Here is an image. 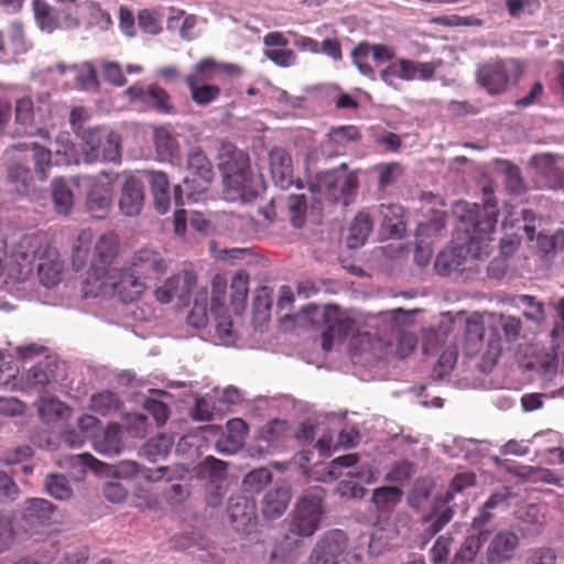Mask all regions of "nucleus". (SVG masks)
I'll use <instances>...</instances> for the list:
<instances>
[{
  "instance_id": "55",
  "label": "nucleus",
  "mask_w": 564,
  "mask_h": 564,
  "mask_svg": "<svg viewBox=\"0 0 564 564\" xmlns=\"http://www.w3.org/2000/svg\"><path fill=\"white\" fill-rule=\"evenodd\" d=\"M415 465L409 460L397 462L386 476V480L404 485L415 474Z\"/></svg>"
},
{
  "instance_id": "23",
  "label": "nucleus",
  "mask_w": 564,
  "mask_h": 564,
  "mask_svg": "<svg viewBox=\"0 0 564 564\" xmlns=\"http://www.w3.org/2000/svg\"><path fill=\"white\" fill-rule=\"evenodd\" d=\"M144 203L142 183L130 175L124 180L119 198V208L126 216L132 217L140 214Z\"/></svg>"
},
{
  "instance_id": "45",
  "label": "nucleus",
  "mask_w": 564,
  "mask_h": 564,
  "mask_svg": "<svg viewBox=\"0 0 564 564\" xmlns=\"http://www.w3.org/2000/svg\"><path fill=\"white\" fill-rule=\"evenodd\" d=\"M199 474L208 478V482L226 484L227 465L220 459L207 456L199 466Z\"/></svg>"
},
{
  "instance_id": "39",
  "label": "nucleus",
  "mask_w": 564,
  "mask_h": 564,
  "mask_svg": "<svg viewBox=\"0 0 564 564\" xmlns=\"http://www.w3.org/2000/svg\"><path fill=\"white\" fill-rule=\"evenodd\" d=\"M52 196L56 213L68 215L74 205V194L64 178L53 180Z\"/></svg>"
},
{
  "instance_id": "38",
  "label": "nucleus",
  "mask_w": 564,
  "mask_h": 564,
  "mask_svg": "<svg viewBox=\"0 0 564 564\" xmlns=\"http://www.w3.org/2000/svg\"><path fill=\"white\" fill-rule=\"evenodd\" d=\"M55 376L50 369V365L39 364L32 367L26 375V384L30 390L37 393H43L48 390V387L55 381Z\"/></svg>"
},
{
  "instance_id": "17",
  "label": "nucleus",
  "mask_w": 564,
  "mask_h": 564,
  "mask_svg": "<svg viewBox=\"0 0 564 564\" xmlns=\"http://www.w3.org/2000/svg\"><path fill=\"white\" fill-rule=\"evenodd\" d=\"M256 501L246 495L231 496L227 506V513L232 527L237 531H247L257 519Z\"/></svg>"
},
{
  "instance_id": "57",
  "label": "nucleus",
  "mask_w": 564,
  "mask_h": 564,
  "mask_svg": "<svg viewBox=\"0 0 564 564\" xmlns=\"http://www.w3.org/2000/svg\"><path fill=\"white\" fill-rule=\"evenodd\" d=\"M498 326L503 332L508 341H516L522 330V321L520 317L500 314L498 318Z\"/></svg>"
},
{
  "instance_id": "16",
  "label": "nucleus",
  "mask_w": 564,
  "mask_h": 564,
  "mask_svg": "<svg viewBox=\"0 0 564 564\" xmlns=\"http://www.w3.org/2000/svg\"><path fill=\"white\" fill-rule=\"evenodd\" d=\"M127 93L133 101H139L156 112L173 115L176 111L171 95L158 85H149L147 88L130 87Z\"/></svg>"
},
{
  "instance_id": "33",
  "label": "nucleus",
  "mask_w": 564,
  "mask_h": 564,
  "mask_svg": "<svg viewBox=\"0 0 564 564\" xmlns=\"http://www.w3.org/2000/svg\"><path fill=\"white\" fill-rule=\"evenodd\" d=\"M185 83L191 93L192 100L198 106L212 104L219 98L221 93L219 86L197 82L196 77H185Z\"/></svg>"
},
{
  "instance_id": "7",
  "label": "nucleus",
  "mask_w": 564,
  "mask_h": 564,
  "mask_svg": "<svg viewBox=\"0 0 564 564\" xmlns=\"http://www.w3.org/2000/svg\"><path fill=\"white\" fill-rule=\"evenodd\" d=\"M83 153L87 163L121 160V140L118 133L100 128L83 131Z\"/></svg>"
},
{
  "instance_id": "9",
  "label": "nucleus",
  "mask_w": 564,
  "mask_h": 564,
  "mask_svg": "<svg viewBox=\"0 0 564 564\" xmlns=\"http://www.w3.org/2000/svg\"><path fill=\"white\" fill-rule=\"evenodd\" d=\"M345 163L340 165V170L326 171L318 173L316 182L311 184L312 192H317L325 196L332 204L343 199L344 204H348V197L358 188V177L356 174L346 171Z\"/></svg>"
},
{
  "instance_id": "56",
  "label": "nucleus",
  "mask_w": 564,
  "mask_h": 564,
  "mask_svg": "<svg viewBox=\"0 0 564 564\" xmlns=\"http://www.w3.org/2000/svg\"><path fill=\"white\" fill-rule=\"evenodd\" d=\"M462 265V259L454 251L440 252L435 260V270L440 275L447 276L454 271H458Z\"/></svg>"
},
{
  "instance_id": "32",
  "label": "nucleus",
  "mask_w": 564,
  "mask_h": 564,
  "mask_svg": "<svg viewBox=\"0 0 564 564\" xmlns=\"http://www.w3.org/2000/svg\"><path fill=\"white\" fill-rule=\"evenodd\" d=\"M33 7L36 22L42 30L52 32L66 23L67 14L52 8L48 2H33Z\"/></svg>"
},
{
  "instance_id": "15",
  "label": "nucleus",
  "mask_w": 564,
  "mask_h": 564,
  "mask_svg": "<svg viewBox=\"0 0 564 564\" xmlns=\"http://www.w3.org/2000/svg\"><path fill=\"white\" fill-rule=\"evenodd\" d=\"M360 139L361 134L355 126L333 128L319 144L321 154L327 159L345 155L348 145Z\"/></svg>"
},
{
  "instance_id": "2",
  "label": "nucleus",
  "mask_w": 564,
  "mask_h": 564,
  "mask_svg": "<svg viewBox=\"0 0 564 564\" xmlns=\"http://www.w3.org/2000/svg\"><path fill=\"white\" fill-rule=\"evenodd\" d=\"M525 73V64L518 58H491L476 70V82L490 96H500L516 86Z\"/></svg>"
},
{
  "instance_id": "60",
  "label": "nucleus",
  "mask_w": 564,
  "mask_h": 564,
  "mask_svg": "<svg viewBox=\"0 0 564 564\" xmlns=\"http://www.w3.org/2000/svg\"><path fill=\"white\" fill-rule=\"evenodd\" d=\"M453 538L449 535H441L430 550L432 564H447L449 549Z\"/></svg>"
},
{
  "instance_id": "19",
  "label": "nucleus",
  "mask_w": 564,
  "mask_h": 564,
  "mask_svg": "<svg viewBox=\"0 0 564 564\" xmlns=\"http://www.w3.org/2000/svg\"><path fill=\"white\" fill-rule=\"evenodd\" d=\"M55 511V506L43 498H29L24 502L22 510V521L24 522V532H30L39 525L47 524Z\"/></svg>"
},
{
  "instance_id": "31",
  "label": "nucleus",
  "mask_w": 564,
  "mask_h": 564,
  "mask_svg": "<svg viewBox=\"0 0 564 564\" xmlns=\"http://www.w3.org/2000/svg\"><path fill=\"white\" fill-rule=\"evenodd\" d=\"M376 213L381 218L382 228L390 236H400L401 232L404 230V212L402 206L398 204H382L376 209Z\"/></svg>"
},
{
  "instance_id": "11",
  "label": "nucleus",
  "mask_w": 564,
  "mask_h": 564,
  "mask_svg": "<svg viewBox=\"0 0 564 564\" xmlns=\"http://www.w3.org/2000/svg\"><path fill=\"white\" fill-rule=\"evenodd\" d=\"M351 554L347 534L338 529L330 530L315 543L308 555L307 564H333Z\"/></svg>"
},
{
  "instance_id": "6",
  "label": "nucleus",
  "mask_w": 564,
  "mask_h": 564,
  "mask_svg": "<svg viewBox=\"0 0 564 564\" xmlns=\"http://www.w3.org/2000/svg\"><path fill=\"white\" fill-rule=\"evenodd\" d=\"M214 172L212 163L200 148H192L187 155V175L184 178V185L174 187V200L177 206L186 202L196 203L207 193L213 182Z\"/></svg>"
},
{
  "instance_id": "4",
  "label": "nucleus",
  "mask_w": 564,
  "mask_h": 564,
  "mask_svg": "<svg viewBox=\"0 0 564 564\" xmlns=\"http://www.w3.org/2000/svg\"><path fill=\"white\" fill-rule=\"evenodd\" d=\"M325 489L314 486L306 489L290 514L288 533L303 540L318 530L323 519Z\"/></svg>"
},
{
  "instance_id": "59",
  "label": "nucleus",
  "mask_w": 564,
  "mask_h": 564,
  "mask_svg": "<svg viewBox=\"0 0 564 564\" xmlns=\"http://www.w3.org/2000/svg\"><path fill=\"white\" fill-rule=\"evenodd\" d=\"M8 176L11 182L18 185V191L25 192L33 178V172L23 164H13L9 169Z\"/></svg>"
},
{
  "instance_id": "18",
  "label": "nucleus",
  "mask_w": 564,
  "mask_h": 564,
  "mask_svg": "<svg viewBox=\"0 0 564 564\" xmlns=\"http://www.w3.org/2000/svg\"><path fill=\"white\" fill-rule=\"evenodd\" d=\"M129 267L144 280L165 273L167 263L160 252L144 248L133 253Z\"/></svg>"
},
{
  "instance_id": "20",
  "label": "nucleus",
  "mask_w": 564,
  "mask_h": 564,
  "mask_svg": "<svg viewBox=\"0 0 564 564\" xmlns=\"http://www.w3.org/2000/svg\"><path fill=\"white\" fill-rule=\"evenodd\" d=\"M291 488L288 484H276L265 492L261 502L264 519L275 520L284 514L291 501Z\"/></svg>"
},
{
  "instance_id": "22",
  "label": "nucleus",
  "mask_w": 564,
  "mask_h": 564,
  "mask_svg": "<svg viewBox=\"0 0 564 564\" xmlns=\"http://www.w3.org/2000/svg\"><path fill=\"white\" fill-rule=\"evenodd\" d=\"M270 171L276 185L288 188L294 183L293 161L290 153L282 148H274L269 153Z\"/></svg>"
},
{
  "instance_id": "24",
  "label": "nucleus",
  "mask_w": 564,
  "mask_h": 564,
  "mask_svg": "<svg viewBox=\"0 0 564 564\" xmlns=\"http://www.w3.org/2000/svg\"><path fill=\"white\" fill-rule=\"evenodd\" d=\"M62 271L63 263L59 260L58 251L46 245L37 263L40 282L46 288L54 286L61 281Z\"/></svg>"
},
{
  "instance_id": "28",
  "label": "nucleus",
  "mask_w": 564,
  "mask_h": 564,
  "mask_svg": "<svg viewBox=\"0 0 564 564\" xmlns=\"http://www.w3.org/2000/svg\"><path fill=\"white\" fill-rule=\"evenodd\" d=\"M167 468L159 467L156 469L140 467L133 460H122L115 467V476L119 478L140 477L147 482H156L163 479Z\"/></svg>"
},
{
  "instance_id": "52",
  "label": "nucleus",
  "mask_w": 564,
  "mask_h": 564,
  "mask_svg": "<svg viewBox=\"0 0 564 564\" xmlns=\"http://www.w3.org/2000/svg\"><path fill=\"white\" fill-rule=\"evenodd\" d=\"M249 274L246 271H238L231 279V302L237 305H243L248 296Z\"/></svg>"
},
{
  "instance_id": "49",
  "label": "nucleus",
  "mask_w": 564,
  "mask_h": 564,
  "mask_svg": "<svg viewBox=\"0 0 564 564\" xmlns=\"http://www.w3.org/2000/svg\"><path fill=\"white\" fill-rule=\"evenodd\" d=\"M45 490L57 500H67L73 495V489L63 475H48L45 479Z\"/></svg>"
},
{
  "instance_id": "48",
  "label": "nucleus",
  "mask_w": 564,
  "mask_h": 564,
  "mask_svg": "<svg viewBox=\"0 0 564 564\" xmlns=\"http://www.w3.org/2000/svg\"><path fill=\"white\" fill-rule=\"evenodd\" d=\"M272 480V473L267 467H261L248 473L243 480V489L251 494L260 492Z\"/></svg>"
},
{
  "instance_id": "46",
  "label": "nucleus",
  "mask_w": 564,
  "mask_h": 564,
  "mask_svg": "<svg viewBox=\"0 0 564 564\" xmlns=\"http://www.w3.org/2000/svg\"><path fill=\"white\" fill-rule=\"evenodd\" d=\"M501 172L503 174V184L509 193L520 195L525 191L521 171L517 165L509 161H503L501 163Z\"/></svg>"
},
{
  "instance_id": "21",
  "label": "nucleus",
  "mask_w": 564,
  "mask_h": 564,
  "mask_svg": "<svg viewBox=\"0 0 564 564\" xmlns=\"http://www.w3.org/2000/svg\"><path fill=\"white\" fill-rule=\"evenodd\" d=\"M220 75L236 77L241 75V68L236 64L219 63L212 57H205L194 65V72L186 77H196L197 82L207 83Z\"/></svg>"
},
{
  "instance_id": "1",
  "label": "nucleus",
  "mask_w": 564,
  "mask_h": 564,
  "mask_svg": "<svg viewBox=\"0 0 564 564\" xmlns=\"http://www.w3.org/2000/svg\"><path fill=\"white\" fill-rule=\"evenodd\" d=\"M484 196L482 206L464 204V213L459 217L462 227L468 236L467 251L477 259L489 254V242L492 240L499 214L494 192L485 187Z\"/></svg>"
},
{
  "instance_id": "3",
  "label": "nucleus",
  "mask_w": 564,
  "mask_h": 564,
  "mask_svg": "<svg viewBox=\"0 0 564 564\" xmlns=\"http://www.w3.org/2000/svg\"><path fill=\"white\" fill-rule=\"evenodd\" d=\"M218 167L225 186L227 200L243 198L249 183V156L232 143L221 144L218 152Z\"/></svg>"
},
{
  "instance_id": "41",
  "label": "nucleus",
  "mask_w": 564,
  "mask_h": 564,
  "mask_svg": "<svg viewBox=\"0 0 564 564\" xmlns=\"http://www.w3.org/2000/svg\"><path fill=\"white\" fill-rule=\"evenodd\" d=\"M167 395L169 393L164 391L155 390L151 392V395L143 403V409L152 415L158 426L164 425L170 415L166 403L161 400V398Z\"/></svg>"
},
{
  "instance_id": "25",
  "label": "nucleus",
  "mask_w": 564,
  "mask_h": 564,
  "mask_svg": "<svg viewBox=\"0 0 564 564\" xmlns=\"http://www.w3.org/2000/svg\"><path fill=\"white\" fill-rule=\"evenodd\" d=\"M519 539L511 531H501L495 535L487 549V561L491 564L502 563L513 556Z\"/></svg>"
},
{
  "instance_id": "8",
  "label": "nucleus",
  "mask_w": 564,
  "mask_h": 564,
  "mask_svg": "<svg viewBox=\"0 0 564 564\" xmlns=\"http://www.w3.org/2000/svg\"><path fill=\"white\" fill-rule=\"evenodd\" d=\"M44 236L40 234L24 235L13 246L9 259V274L17 281L26 280L33 272L34 261L40 260L46 247Z\"/></svg>"
},
{
  "instance_id": "54",
  "label": "nucleus",
  "mask_w": 564,
  "mask_h": 564,
  "mask_svg": "<svg viewBox=\"0 0 564 564\" xmlns=\"http://www.w3.org/2000/svg\"><path fill=\"white\" fill-rule=\"evenodd\" d=\"M370 55L371 48L369 43H359L351 52L354 64L357 66L359 72L365 76L373 78L375 69L369 63Z\"/></svg>"
},
{
  "instance_id": "50",
  "label": "nucleus",
  "mask_w": 564,
  "mask_h": 564,
  "mask_svg": "<svg viewBox=\"0 0 564 564\" xmlns=\"http://www.w3.org/2000/svg\"><path fill=\"white\" fill-rule=\"evenodd\" d=\"M307 200L305 195H290L288 198V212L292 225L302 228L306 220Z\"/></svg>"
},
{
  "instance_id": "12",
  "label": "nucleus",
  "mask_w": 564,
  "mask_h": 564,
  "mask_svg": "<svg viewBox=\"0 0 564 564\" xmlns=\"http://www.w3.org/2000/svg\"><path fill=\"white\" fill-rule=\"evenodd\" d=\"M118 174L101 172L91 181L87 194V209L96 219H104L111 207L113 183Z\"/></svg>"
},
{
  "instance_id": "53",
  "label": "nucleus",
  "mask_w": 564,
  "mask_h": 564,
  "mask_svg": "<svg viewBox=\"0 0 564 564\" xmlns=\"http://www.w3.org/2000/svg\"><path fill=\"white\" fill-rule=\"evenodd\" d=\"M519 303L525 306L523 316L535 324H541L545 319L544 305L532 295H520Z\"/></svg>"
},
{
  "instance_id": "44",
  "label": "nucleus",
  "mask_w": 564,
  "mask_h": 564,
  "mask_svg": "<svg viewBox=\"0 0 564 564\" xmlns=\"http://www.w3.org/2000/svg\"><path fill=\"white\" fill-rule=\"evenodd\" d=\"M482 546L479 536H467L455 552L449 564H475L476 557Z\"/></svg>"
},
{
  "instance_id": "5",
  "label": "nucleus",
  "mask_w": 564,
  "mask_h": 564,
  "mask_svg": "<svg viewBox=\"0 0 564 564\" xmlns=\"http://www.w3.org/2000/svg\"><path fill=\"white\" fill-rule=\"evenodd\" d=\"M145 290L144 280L129 265L109 272L89 288H83L85 297H118L121 302L135 301Z\"/></svg>"
},
{
  "instance_id": "61",
  "label": "nucleus",
  "mask_w": 564,
  "mask_h": 564,
  "mask_svg": "<svg viewBox=\"0 0 564 564\" xmlns=\"http://www.w3.org/2000/svg\"><path fill=\"white\" fill-rule=\"evenodd\" d=\"M15 121L22 126H32L34 122V105L30 97H22L15 102Z\"/></svg>"
},
{
  "instance_id": "29",
  "label": "nucleus",
  "mask_w": 564,
  "mask_h": 564,
  "mask_svg": "<svg viewBox=\"0 0 564 564\" xmlns=\"http://www.w3.org/2000/svg\"><path fill=\"white\" fill-rule=\"evenodd\" d=\"M248 434V425L242 419H231L226 424V435L219 440L217 447L220 452L235 453L243 445Z\"/></svg>"
},
{
  "instance_id": "27",
  "label": "nucleus",
  "mask_w": 564,
  "mask_h": 564,
  "mask_svg": "<svg viewBox=\"0 0 564 564\" xmlns=\"http://www.w3.org/2000/svg\"><path fill=\"white\" fill-rule=\"evenodd\" d=\"M17 150L32 152V161L34 164V173L42 182L46 181L50 175V169L55 164L52 160L53 153L51 150L36 142L19 143L14 145Z\"/></svg>"
},
{
  "instance_id": "51",
  "label": "nucleus",
  "mask_w": 564,
  "mask_h": 564,
  "mask_svg": "<svg viewBox=\"0 0 564 564\" xmlns=\"http://www.w3.org/2000/svg\"><path fill=\"white\" fill-rule=\"evenodd\" d=\"M492 518V512L482 506L479 514L474 518L467 536H479L480 543L484 544L490 535L491 531L488 528V524L490 523Z\"/></svg>"
},
{
  "instance_id": "35",
  "label": "nucleus",
  "mask_w": 564,
  "mask_h": 564,
  "mask_svg": "<svg viewBox=\"0 0 564 564\" xmlns=\"http://www.w3.org/2000/svg\"><path fill=\"white\" fill-rule=\"evenodd\" d=\"M94 447L98 453L101 454H120L123 447L120 438V426L118 424L108 425L102 435L95 438Z\"/></svg>"
},
{
  "instance_id": "14",
  "label": "nucleus",
  "mask_w": 564,
  "mask_h": 564,
  "mask_svg": "<svg viewBox=\"0 0 564 564\" xmlns=\"http://www.w3.org/2000/svg\"><path fill=\"white\" fill-rule=\"evenodd\" d=\"M196 282L197 276L195 272L185 270L181 274L172 275L161 286H159L155 290V297L162 304L171 303L174 297L185 302L188 300Z\"/></svg>"
},
{
  "instance_id": "34",
  "label": "nucleus",
  "mask_w": 564,
  "mask_h": 564,
  "mask_svg": "<svg viewBox=\"0 0 564 564\" xmlns=\"http://www.w3.org/2000/svg\"><path fill=\"white\" fill-rule=\"evenodd\" d=\"M373 223L371 216L366 212H360L354 219L347 238V246L350 249H356L365 245L370 232L372 231Z\"/></svg>"
},
{
  "instance_id": "58",
  "label": "nucleus",
  "mask_w": 564,
  "mask_h": 564,
  "mask_svg": "<svg viewBox=\"0 0 564 564\" xmlns=\"http://www.w3.org/2000/svg\"><path fill=\"white\" fill-rule=\"evenodd\" d=\"M557 554L552 547L541 546L527 552L524 564H556Z\"/></svg>"
},
{
  "instance_id": "43",
  "label": "nucleus",
  "mask_w": 564,
  "mask_h": 564,
  "mask_svg": "<svg viewBox=\"0 0 564 564\" xmlns=\"http://www.w3.org/2000/svg\"><path fill=\"white\" fill-rule=\"evenodd\" d=\"M121 402L118 395L109 390L96 393L90 399L91 411L105 416L120 409Z\"/></svg>"
},
{
  "instance_id": "13",
  "label": "nucleus",
  "mask_w": 564,
  "mask_h": 564,
  "mask_svg": "<svg viewBox=\"0 0 564 564\" xmlns=\"http://www.w3.org/2000/svg\"><path fill=\"white\" fill-rule=\"evenodd\" d=\"M323 332L322 346L325 351H329L335 340L343 341L354 327V319L338 305L328 304L323 310Z\"/></svg>"
},
{
  "instance_id": "10",
  "label": "nucleus",
  "mask_w": 564,
  "mask_h": 564,
  "mask_svg": "<svg viewBox=\"0 0 564 564\" xmlns=\"http://www.w3.org/2000/svg\"><path fill=\"white\" fill-rule=\"evenodd\" d=\"M119 252V238L117 235L109 232L99 237L94 247V253L87 276L83 283V288H89L94 282H98L112 270V264Z\"/></svg>"
},
{
  "instance_id": "47",
  "label": "nucleus",
  "mask_w": 564,
  "mask_h": 564,
  "mask_svg": "<svg viewBox=\"0 0 564 564\" xmlns=\"http://www.w3.org/2000/svg\"><path fill=\"white\" fill-rule=\"evenodd\" d=\"M376 171L379 188L386 189L398 182L404 173V167L399 162H389L376 165Z\"/></svg>"
},
{
  "instance_id": "40",
  "label": "nucleus",
  "mask_w": 564,
  "mask_h": 564,
  "mask_svg": "<svg viewBox=\"0 0 564 564\" xmlns=\"http://www.w3.org/2000/svg\"><path fill=\"white\" fill-rule=\"evenodd\" d=\"M55 165H70L78 163V153L67 132H62L56 139L54 150Z\"/></svg>"
},
{
  "instance_id": "62",
  "label": "nucleus",
  "mask_w": 564,
  "mask_h": 564,
  "mask_svg": "<svg viewBox=\"0 0 564 564\" xmlns=\"http://www.w3.org/2000/svg\"><path fill=\"white\" fill-rule=\"evenodd\" d=\"M37 410L40 415L44 420H51L53 416L61 417L64 414V404L54 398L41 397L37 403Z\"/></svg>"
},
{
  "instance_id": "63",
  "label": "nucleus",
  "mask_w": 564,
  "mask_h": 564,
  "mask_svg": "<svg viewBox=\"0 0 564 564\" xmlns=\"http://www.w3.org/2000/svg\"><path fill=\"white\" fill-rule=\"evenodd\" d=\"M545 89L541 80H535L529 91L521 98L514 101V106L519 109H524L535 104H540L544 96Z\"/></svg>"
},
{
  "instance_id": "26",
  "label": "nucleus",
  "mask_w": 564,
  "mask_h": 564,
  "mask_svg": "<svg viewBox=\"0 0 564 564\" xmlns=\"http://www.w3.org/2000/svg\"><path fill=\"white\" fill-rule=\"evenodd\" d=\"M153 195L154 207L158 213L165 214L170 207V182L167 175L158 171H144Z\"/></svg>"
},
{
  "instance_id": "42",
  "label": "nucleus",
  "mask_w": 564,
  "mask_h": 564,
  "mask_svg": "<svg viewBox=\"0 0 564 564\" xmlns=\"http://www.w3.org/2000/svg\"><path fill=\"white\" fill-rule=\"evenodd\" d=\"M173 443L174 441L171 436L159 434L145 442L142 452L149 460L155 462L159 457H164L170 453Z\"/></svg>"
},
{
  "instance_id": "30",
  "label": "nucleus",
  "mask_w": 564,
  "mask_h": 564,
  "mask_svg": "<svg viewBox=\"0 0 564 564\" xmlns=\"http://www.w3.org/2000/svg\"><path fill=\"white\" fill-rule=\"evenodd\" d=\"M302 540L286 533L283 540L274 546L270 564H295L300 556Z\"/></svg>"
},
{
  "instance_id": "37",
  "label": "nucleus",
  "mask_w": 564,
  "mask_h": 564,
  "mask_svg": "<svg viewBox=\"0 0 564 564\" xmlns=\"http://www.w3.org/2000/svg\"><path fill=\"white\" fill-rule=\"evenodd\" d=\"M403 491L395 486H382L372 491L371 500L380 512H390L401 502Z\"/></svg>"
},
{
  "instance_id": "64",
  "label": "nucleus",
  "mask_w": 564,
  "mask_h": 564,
  "mask_svg": "<svg viewBox=\"0 0 564 564\" xmlns=\"http://www.w3.org/2000/svg\"><path fill=\"white\" fill-rule=\"evenodd\" d=\"M227 281L220 275H216L212 281L210 308L218 312L226 301Z\"/></svg>"
},
{
  "instance_id": "36",
  "label": "nucleus",
  "mask_w": 564,
  "mask_h": 564,
  "mask_svg": "<svg viewBox=\"0 0 564 564\" xmlns=\"http://www.w3.org/2000/svg\"><path fill=\"white\" fill-rule=\"evenodd\" d=\"M154 144L161 161H172L178 154V142L165 127L154 130Z\"/></svg>"
}]
</instances>
